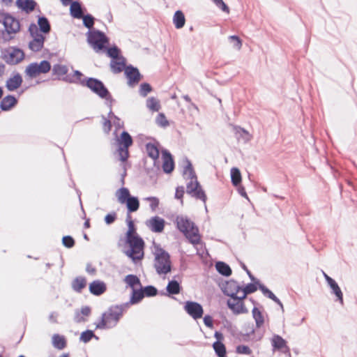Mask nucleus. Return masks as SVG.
Returning a JSON list of instances; mask_svg holds the SVG:
<instances>
[{"label": "nucleus", "instance_id": "obj_1", "mask_svg": "<svg viewBox=\"0 0 357 357\" xmlns=\"http://www.w3.org/2000/svg\"><path fill=\"white\" fill-rule=\"evenodd\" d=\"M185 166L183 171V176L186 183V192L197 199H201L204 203L206 196L197 181L196 174L192 167V163L188 159L184 160Z\"/></svg>", "mask_w": 357, "mask_h": 357}, {"label": "nucleus", "instance_id": "obj_2", "mask_svg": "<svg viewBox=\"0 0 357 357\" xmlns=\"http://www.w3.org/2000/svg\"><path fill=\"white\" fill-rule=\"evenodd\" d=\"M127 310L128 304H121L110 307L102 313L100 321L96 324V328L110 329L114 328L122 317L123 312L127 311Z\"/></svg>", "mask_w": 357, "mask_h": 357}, {"label": "nucleus", "instance_id": "obj_3", "mask_svg": "<svg viewBox=\"0 0 357 357\" xmlns=\"http://www.w3.org/2000/svg\"><path fill=\"white\" fill-rule=\"evenodd\" d=\"M175 222L177 229L184 234L190 243L194 245L200 243L201 237L199 229L191 220L187 216L181 215L176 218Z\"/></svg>", "mask_w": 357, "mask_h": 357}, {"label": "nucleus", "instance_id": "obj_4", "mask_svg": "<svg viewBox=\"0 0 357 357\" xmlns=\"http://www.w3.org/2000/svg\"><path fill=\"white\" fill-rule=\"evenodd\" d=\"M154 267L158 274L166 275L171 271L169 255L159 246L154 247Z\"/></svg>", "mask_w": 357, "mask_h": 357}, {"label": "nucleus", "instance_id": "obj_5", "mask_svg": "<svg viewBox=\"0 0 357 357\" xmlns=\"http://www.w3.org/2000/svg\"><path fill=\"white\" fill-rule=\"evenodd\" d=\"M126 238V243L130 248L125 252L126 255L135 262L141 260L144 257V242L143 239L139 235Z\"/></svg>", "mask_w": 357, "mask_h": 357}, {"label": "nucleus", "instance_id": "obj_6", "mask_svg": "<svg viewBox=\"0 0 357 357\" xmlns=\"http://www.w3.org/2000/svg\"><path fill=\"white\" fill-rule=\"evenodd\" d=\"M86 36L88 43L96 52L99 53L105 51V45L109 43V39L104 33L93 29L89 30L86 33Z\"/></svg>", "mask_w": 357, "mask_h": 357}, {"label": "nucleus", "instance_id": "obj_7", "mask_svg": "<svg viewBox=\"0 0 357 357\" xmlns=\"http://www.w3.org/2000/svg\"><path fill=\"white\" fill-rule=\"evenodd\" d=\"M1 22L6 31V33H3L2 38L5 41H9L13 38L11 35L15 34L20 31V22L9 14L4 15Z\"/></svg>", "mask_w": 357, "mask_h": 357}, {"label": "nucleus", "instance_id": "obj_8", "mask_svg": "<svg viewBox=\"0 0 357 357\" xmlns=\"http://www.w3.org/2000/svg\"><path fill=\"white\" fill-rule=\"evenodd\" d=\"M50 69V63L43 60L40 63L34 62L29 64L25 69V73L29 77L35 78L40 74L48 73Z\"/></svg>", "mask_w": 357, "mask_h": 357}, {"label": "nucleus", "instance_id": "obj_9", "mask_svg": "<svg viewBox=\"0 0 357 357\" xmlns=\"http://www.w3.org/2000/svg\"><path fill=\"white\" fill-rule=\"evenodd\" d=\"M29 31L33 38L29 43V47L33 52L40 51L43 47L45 37L40 33L38 26L34 24L29 26Z\"/></svg>", "mask_w": 357, "mask_h": 357}, {"label": "nucleus", "instance_id": "obj_10", "mask_svg": "<svg viewBox=\"0 0 357 357\" xmlns=\"http://www.w3.org/2000/svg\"><path fill=\"white\" fill-rule=\"evenodd\" d=\"M86 86L101 98H105L107 100L111 98L109 91L99 79L89 78L86 82Z\"/></svg>", "mask_w": 357, "mask_h": 357}, {"label": "nucleus", "instance_id": "obj_11", "mask_svg": "<svg viewBox=\"0 0 357 357\" xmlns=\"http://www.w3.org/2000/svg\"><path fill=\"white\" fill-rule=\"evenodd\" d=\"M4 60L9 64L19 63L24 58V52L17 47H10L3 52Z\"/></svg>", "mask_w": 357, "mask_h": 357}, {"label": "nucleus", "instance_id": "obj_12", "mask_svg": "<svg viewBox=\"0 0 357 357\" xmlns=\"http://www.w3.org/2000/svg\"><path fill=\"white\" fill-rule=\"evenodd\" d=\"M241 298V295L235 297H231V299L227 301V306L232 311L234 314H245L248 312L243 300Z\"/></svg>", "mask_w": 357, "mask_h": 357}, {"label": "nucleus", "instance_id": "obj_13", "mask_svg": "<svg viewBox=\"0 0 357 357\" xmlns=\"http://www.w3.org/2000/svg\"><path fill=\"white\" fill-rule=\"evenodd\" d=\"M184 309L194 319L201 318L204 313L202 306L197 302L187 301L184 305Z\"/></svg>", "mask_w": 357, "mask_h": 357}, {"label": "nucleus", "instance_id": "obj_14", "mask_svg": "<svg viewBox=\"0 0 357 357\" xmlns=\"http://www.w3.org/2000/svg\"><path fill=\"white\" fill-rule=\"evenodd\" d=\"M241 287L234 280L226 282L222 284V290L228 296L235 297L241 294Z\"/></svg>", "mask_w": 357, "mask_h": 357}, {"label": "nucleus", "instance_id": "obj_15", "mask_svg": "<svg viewBox=\"0 0 357 357\" xmlns=\"http://www.w3.org/2000/svg\"><path fill=\"white\" fill-rule=\"evenodd\" d=\"M146 225L153 232L160 233L165 227V220L158 216H154L146 221Z\"/></svg>", "mask_w": 357, "mask_h": 357}, {"label": "nucleus", "instance_id": "obj_16", "mask_svg": "<svg viewBox=\"0 0 357 357\" xmlns=\"http://www.w3.org/2000/svg\"><path fill=\"white\" fill-rule=\"evenodd\" d=\"M125 74L128 79V84L129 86H134L137 84L140 80V73L137 68L132 66H128L125 69Z\"/></svg>", "mask_w": 357, "mask_h": 357}, {"label": "nucleus", "instance_id": "obj_17", "mask_svg": "<svg viewBox=\"0 0 357 357\" xmlns=\"http://www.w3.org/2000/svg\"><path fill=\"white\" fill-rule=\"evenodd\" d=\"M22 81V76L19 73H15L7 79L6 87L9 91H14L21 86Z\"/></svg>", "mask_w": 357, "mask_h": 357}, {"label": "nucleus", "instance_id": "obj_18", "mask_svg": "<svg viewBox=\"0 0 357 357\" xmlns=\"http://www.w3.org/2000/svg\"><path fill=\"white\" fill-rule=\"evenodd\" d=\"M162 157L163 160L162 169L165 173H171L174 167V163L172 155L167 151H162Z\"/></svg>", "mask_w": 357, "mask_h": 357}, {"label": "nucleus", "instance_id": "obj_19", "mask_svg": "<svg viewBox=\"0 0 357 357\" xmlns=\"http://www.w3.org/2000/svg\"><path fill=\"white\" fill-rule=\"evenodd\" d=\"M271 344L274 350H281L284 353L289 351V349L287 345V342L281 336L274 335L271 339Z\"/></svg>", "mask_w": 357, "mask_h": 357}, {"label": "nucleus", "instance_id": "obj_20", "mask_svg": "<svg viewBox=\"0 0 357 357\" xmlns=\"http://www.w3.org/2000/svg\"><path fill=\"white\" fill-rule=\"evenodd\" d=\"M15 4L18 8L26 13L32 12L36 6V3L33 0H17Z\"/></svg>", "mask_w": 357, "mask_h": 357}, {"label": "nucleus", "instance_id": "obj_21", "mask_svg": "<svg viewBox=\"0 0 357 357\" xmlns=\"http://www.w3.org/2000/svg\"><path fill=\"white\" fill-rule=\"evenodd\" d=\"M90 292L96 296H100L106 291V284L100 280H95L89 284Z\"/></svg>", "mask_w": 357, "mask_h": 357}, {"label": "nucleus", "instance_id": "obj_22", "mask_svg": "<svg viewBox=\"0 0 357 357\" xmlns=\"http://www.w3.org/2000/svg\"><path fill=\"white\" fill-rule=\"evenodd\" d=\"M17 103V100L12 95L4 97L0 103V108L3 111H9L14 107Z\"/></svg>", "mask_w": 357, "mask_h": 357}, {"label": "nucleus", "instance_id": "obj_23", "mask_svg": "<svg viewBox=\"0 0 357 357\" xmlns=\"http://www.w3.org/2000/svg\"><path fill=\"white\" fill-rule=\"evenodd\" d=\"M144 297V296L142 287L134 289H132L130 301L125 303L124 304H128V309L131 305H135L139 303L143 299Z\"/></svg>", "mask_w": 357, "mask_h": 357}, {"label": "nucleus", "instance_id": "obj_24", "mask_svg": "<svg viewBox=\"0 0 357 357\" xmlns=\"http://www.w3.org/2000/svg\"><path fill=\"white\" fill-rule=\"evenodd\" d=\"M126 61L123 57H120L116 59H113L111 61L110 67L112 71L114 73H121L125 68Z\"/></svg>", "mask_w": 357, "mask_h": 357}, {"label": "nucleus", "instance_id": "obj_25", "mask_svg": "<svg viewBox=\"0 0 357 357\" xmlns=\"http://www.w3.org/2000/svg\"><path fill=\"white\" fill-rule=\"evenodd\" d=\"M328 284L331 287L332 293L337 297V301H339L341 305H343V294L337 283L334 280H329Z\"/></svg>", "mask_w": 357, "mask_h": 357}, {"label": "nucleus", "instance_id": "obj_26", "mask_svg": "<svg viewBox=\"0 0 357 357\" xmlns=\"http://www.w3.org/2000/svg\"><path fill=\"white\" fill-rule=\"evenodd\" d=\"M173 23L175 27L178 29L184 26L185 23V18L181 10H177L175 12L173 16Z\"/></svg>", "mask_w": 357, "mask_h": 357}, {"label": "nucleus", "instance_id": "obj_27", "mask_svg": "<svg viewBox=\"0 0 357 357\" xmlns=\"http://www.w3.org/2000/svg\"><path fill=\"white\" fill-rule=\"evenodd\" d=\"M124 282L130 287L132 289L141 288L142 284L139 279L135 275H128L124 278Z\"/></svg>", "mask_w": 357, "mask_h": 357}, {"label": "nucleus", "instance_id": "obj_28", "mask_svg": "<svg viewBox=\"0 0 357 357\" xmlns=\"http://www.w3.org/2000/svg\"><path fill=\"white\" fill-rule=\"evenodd\" d=\"M116 197L120 204H125L126 202L131 197L130 192L126 188H121L116 190Z\"/></svg>", "mask_w": 357, "mask_h": 357}, {"label": "nucleus", "instance_id": "obj_29", "mask_svg": "<svg viewBox=\"0 0 357 357\" xmlns=\"http://www.w3.org/2000/svg\"><path fill=\"white\" fill-rule=\"evenodd\" d=\"M70 11V15L75 18L81 19L83 17L82 6L77 1L72 2Z\"/></svg>", "mask_w": 357, "mask_h": 357}, {"label": "nucleus", "instance_id": "obj_30", "mask_svg": "<svg viewBox=\"0 0 357 357\" xmlns=\"http://www.w3.org/2000/svg\"><path fill=\"white\" fill-rule=\"evenodd\" d=\"M119 146L129 148L132 144V139L128 132L123 131L118 139Z\"/></svg>", "mask_w": 357, "mask_h": 357}, {"label": "nucleus", "instance_id": "obj_31", "mask_svg": "<svg viewBox=\"0 0 357 357\" xmlns=\"http://www.w3.org/2000/svg\"><path fill=\"white\" fill-rule=\"evenodd\" d=\"M252 314L256 323V327L258 328H261L264 323V317L262 312L257 307H254Z\"/></svg>", "mask_w": 357, "mask_h": 357}, {"label": "nucleus", "instance_id": "obj_32", "mask_svg": "<svg viewBox=\"0 0 357 357\" xmlns=\"http://www.w3.org/2000/svg\"><path fill=\"white\" fill-rule=\"evenodd\" d=\"M146 150L148 155L153 160H156L159 157V150L157 146L152 143H147Z\"/></svg>", "mask_w": 357, "mask_h": 357}, {"label": "nucleus", "instance_id": "obj_33", "mask_svg": "<svg viewBox=\"0 0 357 357\" xmlns=\"http://www.w3.org/2000/svg\"><path fill=\"white\" fill-rule=\"evenodd\" d=\"M52 344L54 347L58 349H63L65 348L66 342L63 336L59 334H54L52 338Z\"/></svg>", "mask_w": 357, "mask_h": 357}, {"label": "nucleus", "instance_id": "obj_34", "mask_svg": "<svg viewBox=\"0 0 357 357\" xmlns=\"http://www.w3.org/2000/svg\"><path fill=\"white\" fill-rule=\"evenodd\" d=\"M216 270L219 273L225 276H229L231 274V269L229 266L222 261H218L215 264Z\"/></svg>", "mask_w": 357, "mask_h": 357}, {"label": "nucleus", "instance_id": "obj_35", "mask_svg": "<svg viewBox=\"0 0 357 357\" xmlns=\"http://www.w3.org/2000/svg\"><path fill=\"white\" fill-rule=\"evenodd\" d=\"M129 212L137 211L139 207V202L136 197L131 196L126 203Z\"/></svg>", "mask_w": 357, "mask_h": 357}, {"label": "nucleus", "instance_id": "obj_36", "mask_svg": "<svg viewBox=\"0 0 357 357\" xmlns=\"http://www.w3.org/2000/svg\"><path fill=\"white\" fill-rule=\"evenodd\" d=\"M86 280L84 278L77 277L73 281L72 287L75 291L80 292L86 287Z\"/></svg>", "mask_w": 357, "mask_h": 357}, {"label": "nucleus", "instance_id": "obj_37", "mask_svg": "<svg viewBox=\"0 0 357 357\" xmlns=\"http://www.w3.org/2000/svg\"><path fill=\"white\" fill-rule=\"evenodd\" d=\"M38 24L41 32L48 33L50 31V24L45 17H40L38 20Z\"/></svg>", "mask_w": 357, "mask_h": 357}, {"label": "nucleus", "instance_id": "obj_38", "mask_svg": "<svg viewBox=\"0 0 357 357\" xmlns=\"http://www.w3.org/2000/svg\"><path fill=\"white\" fill-rule=\"evenodd\" d=\"M231 183L234 186H238L241 182V174L240 170L236 167L231 169Z\"/></svg>", "mask_w": 357, "mask_h": 357}, {"label": "nucleus", "instance_id": "obj_39", "mask_svg": "<svg viewBox=\"0 0 357 357\" xmlns=\"http://www.w3.org/2000/svg\"><path fill=\"white\" fill-rule=\"evenodd\" d=\"M146 107L153 112H158L160 109V102L154 97L149 98L146 100Z\"/></svg>", "mask_w": 357, "mask_h": 357}, {"label": "nucleus", "instance_id": "obj_40", "mask_svg": "<svg viewBox=\"0 0 357 357\" xmlns=\"http://www.w3.org/2000/svg\"><path fill=\"white\" fill-rule=\"evenodd\" d=\"M257 283H250L248 284L243 289H241V298H245L246 296L249 294L254 293L257 291V287L256 286Z\"/></svg>", "mask_w": 357, "mask_h": 357}, {"label": "nucleus", "instance_id": "obj_41", "mask_svg": "<svg viewBox=\"0 0 357 357\" xmlns=\"http://www.w3.org/2000/svg\"><path fill=\"white\" fill-rule=\"evenodd\" d=\"M180 289L179 283L176 280L169 281L167 286V291L170 294H178Z\"/></svg>", "mask_w": 357, "mask_h": 357}, {"label": "nucleus", "instance_id": "obj_42", "mask_svg": "<svg viewBox=\"0 0 357 357\" xmlns=\"http://www.w3.org/2000/svg\"><path fill=\"white\" fill-rule=\"evenodd\" d=\"M213 349L216 354L219 357H225L226 354V349L225 345L220 342H215L213 344Z\"/></svg>", "mask_w": 357, "mask_h": 357}, {"label": "nucleus", "instance_id": "obj_43", "mask_svg": "<svg viewBox=\"0 0 357 357\" xmlns=\"http://www.w3.org/2000/svg\"><path fill=\"white\" fill-rule=\"evenodd\" d=\"M52 70L54 74L58 76H63L67 74L68 68L65 65L56 64L53 66Z\"/></svg>", "mask_w": 357, "mask_h": 357}, {"label": "nucleus", "instance_id": "obj_44", "mask_svg": "<svg viewBox=\"0 0 357 357\" xmlns=\"http://www.w3.org/2000/svg\"><path fill=\"white\" fill-rule=\"evenodd\" d=\"M93 337H95L96 339H98V337H96L93 332L92 331L87 330L86 331H84L81 333L79 340L80 341L87 343L89 342Z\"/></svg>", "mask_w": 357, "mask_h": 357}, {"label": "nucleus", "instance_id": "obj_45", "mask_svg": "<svg viewBox=\"0 0 357 357\" xmlns=\"http://www.w3.org/2000/svg\"><path fill=\"white\" fill-rule=\"evenodd\" d=\"M129 220L127 219L128 229L126 232V238L137 236L133 221L128 216Z\"/></svg>", "mask_w": 357, "mask_h": 357}, {"label": "nucleus", "instance_id": "obj_46", "mask_svg": "<svg viewBox=\"0 0 357 357\" xmlns=\"http://www.w3.org/2000/svg\"><path fill=\"white\" fill-rule=\"evenodd\" d=\"M236 133L240 137H242L245 142H248L251 139V135L243 128L240 127L235 128Z\"/></svg>", "mask_w": 357, "mask_h": 357}, {"label": "nucleus", "instance_id": "obj_47", "mask_svg": "<svg viewBox=\"0 0 357 357\" xmlns=\"http://www.w3.org/2000/svg\"><path fill=\"white\" fill-rule=\"evenodd\" d=\"M156 124L162 128H166L169 126V121L163 113H160L155 119Z\"/></svg>", "mask_w": 357, "mask_h": 357}, {"label": "nucleus", "instance_id": "obj_48", "mask_svg": "<svg viewBox=\"0 0 357 357\" xmlns=\"http://www.w3.org/2000/svg\"><path fill=\"white\" fill-rule=\"evenodd\" d=\"M105 51L107 52V54L108 56L111 57L113 59H116L118 58H120L119 56V49L114 46L108 49H106Z\"/></svg>", "mask_w": 357, "mask_h": 357}, {"label": "nucleus", "instance_id": "obj_49", "mask_svg": "<svg viewBox=\"0 0 357 357\" xmlns=\"http://www.w3.org/2000/svg\"><path fill=\"white\" fill-rule=\"evenodd\" d=\"M83 20V24L84 25L88 28L91 29L94 24V17L91 15H83L82 17Z\"/></svg>", "mask_w": 357, "mask_h": 357}, {"label": "nucleus", "instance_id": "obj_50", "mask_svg": "<svg viewBox=\"0 0 357 357\" xmlns=\"http://www.w3.org/2000/svg\"><path fill=\"white\" fill-rule=\"evenodd\" d=\"M229 42L232 44L233 47L239 50L242 46L241 40L236 36H231L229 37Z\"/></svg>", "mask_w": 357, "mask_h": 357}, {"label": "nucleus", "instance_id": "obj_51", "mask_svg": "<svg viewBox=\"0 0 357 357\" xmlns=\"http://www.w3.org/2000/svg\"><path fill=\"white\" fill-rule=\"evenodd\" d=\"M109 119H110L111 121H113V123L116 128H121L123 126V123L119 118L115 116L111 110L109 113Z\"/></svg>", "mask_w": 357, "mask_h": 357}, {"label": "nucleus", "instance_id": "obj_52", "mask_svg": "<svg viewBox=\"0 0 357 357\" xmlns=\"http://www.w3.org/2000/svg\"><path fill=\"white\" fill-rule=\"evenodd\" d=\"M118 151L120 156V160L123 162L126 161L129 155L128 148L119 146Z\"/></svg>", "mask_w": 357, "mask_h": 357}, {"label": "nucleus", "instance_id": "obj_53", "mask_svg": "<svg viewBox=\"0 0 357 357\" xmlns=\"http://www.w3.org/2000/svg\"><path fill=\"white\" fill-rule=\"evenodd\" d=\"M143 290L144 296L146 295L147 296H153L157 294V289L153 286H147Z\"/></svg>", "mask_w": 357, "mask_h": 357}, {"label": "nucleus", "instance_id": "obj_54", "mask_svg": "<svg viewBox=\"0 0 357 357\" xmlns=\"http://www.w3.org/2000/svg\"><path fill=\"white\" fill-rule=\"evenodd\" d=\"M151 91V86L147 84H142L139 88V93L142 96L145 97Z\"/></svg>", "mask_w": 357, "mask_h": 357}, {"label": "nucleus", "instance_id": "obj_55", "mask_svg": "<svg viewBox=\"0 0 357 357\" xmlns=\"http://www.w3.org/2000/svg\"><path fill=\"white\" fill-rule=\"evenodd\" d=\"M62 242H63V245L68 248L73 247L75 245L74 239L70 236H63V239H62Z\"/></svg>", "mask_w": 357, "mask_h": 357}, {"label": "nucleus", "instance_id": "obj_56", "mask_svg": "<svg viewBox=\"0 0 357 357\" xmlns=\"http://www.w3.org/2000/svg\"><path fill=\"white\" fill-rule=\"evenodd\" d=\"M236 352L240 354L250 355L252 353L251 349L245 345H238L236 347Z\"/></svg>", "mask_w": 357, "mask_h": 357}, {"label": "nucleus", "instance_id": "obj_57", "mask_svg": "<svg viewBox=\"0 0 357 357\" xmlns=\"http://www.w3.org/2000/svg\"><path fill=\"white\" fill-rule=\"evenodd\" d=\"M145 199L150 202V207L152 211H155L156 208L158 206L159 200L158 198L152 197H146L145 198Z\"/></svg>", "mask_w": 357, "mask_h": 357}, {"label": "nucleus", "instance_id": "obj_58", "mask_svg": "<svg viewBox=\"0 0 357 357\" xmlns=\"http://www.w3.org/2000/svg\"><path fill=\"white\" fill-rule=\"evenodd\" d=\"M213 1L222 11L227 13L229 12L228 6L224 3L222 0H213Z\"/></svg>", "mask_w": 357, "mask_h": 357}, {"label": "nucleus", "instance_id": "obj_59", "mask_svg": "<svg viewBox=\"0 0 357 357\" xmlns=\"http://www.w3.org/2000/svg\"><path fill=\"white\" fill-rule=\"evenodd\" d=\"M267 297H268L270 299L275 302L277 304H278L280 307L282 308V311L284 310L283 305L280 301V299L271 291H268V294L266 295Z\"/></svg>", "mask_w": 357, "mask_h": 357}, {"label": "nucleus", "instance_id": "obj_60", "mask_svg": "<svg viewBox=\"0 0 357 357\" xmlns=\"http://www.w3.org/2000/svg\"><path fill=\"white\" fill-rule=\"evenodd\" d=\"M184 195V187L178 186L176 189L175 198L177 199H181V203L183 204L182 198Z\"/></svg>", "mask_w": 357, "mask_h": 357}, {"label": "nucleus", "instance_id": "obj_61", "mask_svg": "<svg viewBox=\"0 0 357 357\" xmlns=\"http://www.w3.org/2000/svg\"><path fill=\"white\" fill-rule=\"evenodd\" d=\"M116 219V213L114 212V213L107 214L105 217V222L107 225H111L115 221Z\"/></svg>", "mask_w": 357, "mask_h": 357}, {"label": "nucleus", "instance_id": "obj_62", "mask_svg": "<svg viewBox=\"0 0 357 357\" xmlns=\"http://www.w3.org/2000/svg\"><path fill=\"white\" fill-rule=\"evenodd\" d=\"M74 321L76 323L85 322L86 321V318L84 317V316L81 314L79 310H76L75 313Z\"/></svg>", "mask_w": 357, "mask_h": 357}, {"label": "nucleus", "instance_id": "obj_63", "mask_svg": "<svg viewBox=\"0 0 357 357\" xmlns=\"http://www.w3.org/2000/svg\"><path fill=\"white\" fill-rule=\"evenodd\" d=\"M204 323L208 328H213V319L209 315H206L204 317Z\"/></svg>", "mask_w": 357, "mask_h": 357}, {"label": "nucleus", "instance_id": "obj_64", "mask_svg": "<svg viewBox=\"0 0 357 357\" xmlns=\"http://www.w3.org/2000/svg\"><path fill=\"white\" fill-rule=\"evenodd\" d=\"M79 312L81 313V314L82 316H84V317L86 318L90 315L91 309L89 307L85 306V307H82V309L80 310H79Z\"/></svg>", "mask_w": 357, "mask_h": 357}]
</instances>
